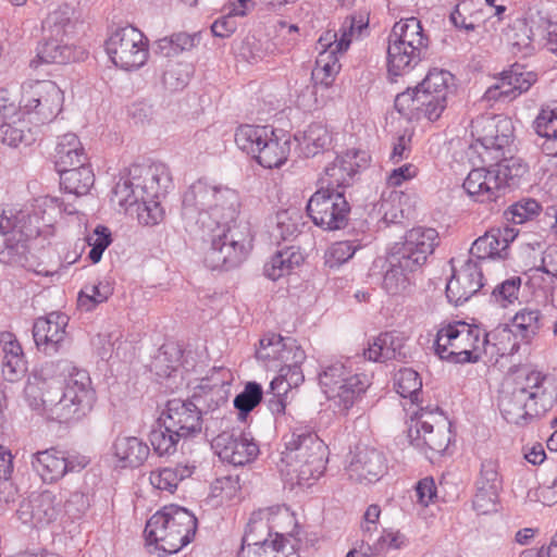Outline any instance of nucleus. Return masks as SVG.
I'll list each match as a JSON object with an SVG mask.
<instances>
[{"mask_svg": "<svg viewBox=\"0 0 557 557\" xmlns=\"http://www.w3.org/2000/svg\"><path fill=\"white\" fill-rule=\"evenodd\" d=\"M76 209L57 197L37 200L33 210L0 206V262L26 267L29 243L53 234V223L62 213Z\"/></svg>", "mask_w": 557, "mask_h": 557, "instance_id": "1", "label": "nucleus"}, {"mask_svg": "<svg viewBox=\"0 0 557 557\" xmlns=\"http://www.w3.org/2000/svg\"><path fill=\"white\" fill-rule=\"evenodd\" d=\"M347 373L342 362H334L324 367L319 374V383L324 394L343 411L348 410L370 386L366 374L347 376Z\"/></svg>", "mask_w": 557, "mask_h": 557, "instance_id": "14", "label": "nucleus"}, {"mask_svg": "<svg viewBox=\"0 0 557 557\" xmlns=\"http://www.w3.org/2000/svg\"><path fill=\"white\" fill-rule=\"evenodd\" d=\"M219 231L211 239L205 262L212 270H230L246 259L251 248V237L247 225L221 227Z\"/></svg>", "mask_w": 557, "mask_h": 557, "instance_id": "13", "label": "nucleus"}, {"mask_svg": "<svg viewBox=\"0 0 557 557\" xmlns=\"http://www.w3.org/2000/svg\"><path fill=\"white\" fill-rule=\"evenodd\" d=\"M295 138L307 157L315 156L331 143V135L321 123L310 124L302 134L296 135Z\"/></svg>", "mask_w": 557, "mask_h": 557, "instance_id": "49", "label": "nucleus"}, {"mask_svg": "<svg viewBox=\"0 0 557 557\" xmlns=\"http://www.w3.org/2000/svg\"><path fill=\"white\" fill-rule=\"evenodd\" d=\"M183 437L170 430L169 425L161 424L153 429L150 433L149 440L153 450L159 456H170L176 451L177 444Z\"/></svg>", "mask_w": 557, "mask_h": 557, "instance_id": "53", "label": "nucleus"}, {"mask_svg": "<svg viewBox=\"0 0 557 557\" xmlns=\"http://www.w3.org/2000/svg\"><path fill=\"white\" fill-rule=\"evenodd\" d=\"M106 51L116 66L126 71L136 70L147 61L148 40L139 29L122 27L107 39Z\"/></svg>", "mask_w": 557, "mask_h": 557, "instance_id": "16", "label": "nucleus"}, {"mask_svg": "<svg viewBox=\"0 0 557 557\" xmlns=\"http://www.w3.org/2000/svg\"><path fill=\"white\" fill-rule=\"evenodd\" d=\"M494 162L488 168L473 169L463 181V189L476 202H496L510 182L527 172V165L511 158Z\"/></svg>", "mask_w": 557, "mask_h": 557, "instance_id": "8", "label": "nucleus"}, {"mask_svg": "<svg viewBox=\"0 0 557 557\" xmlns=\"http://www.w3.org/2000/svg\"><path fill=\"white\" fill-rule=\"evenodd\" d=\"M483 339H487V348H495V352L500 356L515 355L519 351V336H516L511 325H500L494 331L486 333L483 331Z\"/></svg>", "mask_w": 557, "mask_h": 557, "instance_id": "48", "label": "nucleus"}, {"mask_svg": "<svg viewBox=\"0 0 557 557\" xmlns=\"http://www.w3.org/2000/svg\"><path fill=\"white\" fill-rule=\"evenodd\" d=\"M67 323V315L60 312L36 319L33 337L37 348L49 356L59 352L65 343Z\"/></svg>", "mask_w": 557, "mask_h": 557, "instance_id": "23", "label": "nucleus"}, {"mask_svg": "<svg viewBox=\"0 0 557 557\" xmlns=\"http://www.w3.org/2000/svg\"><path fill=\"white\" fill-rule=\"evenodd\" d=\"M272 52V44L262 41L255 36L245 37L237 48V54L248 63H258Z\"/></svg>", "mask_w": 557, "mask_h": 557, "instance_id": "55", "label": "nucleus"}, {"mask_svg": "<svg viewBox=\"0 0 557 557\" xmlns=\"http://www.w3.org/2000/svg\"><path fill=\"white\" fill-rule=\"evenodd\" d=\"M525 23L532 36L545 40L549 33L557 32V5L552 1L535 3L529 8Z\"/></svg>", "mask_w": 557, "mask_h": 557, "instance_id": "32", "label": "nucleus"}, {"mask_svg": "<svg viewBox=\"0 0 557 557\" xmlns=\"http://www.w3.org/2000/svg\"><path fill=\"white\" fill-rule=\"evenodd\" d=\"M438 244V233L432 227H414L406 233L403 243H396L391 248L404 256L410 264L419 269L425 263L428 257Z\"/></svg>", "mask_w": 557, "mask_h": 557, "instance_id": "24", "label": "nucleus"}, {"mask_svg": "<svg viewBox=\"0 0 557 557\" xmlns=\"http://www.w3.org/2000/svg\"><path fill=\"white\" fill-rule=\"evenodd\" d=\"M196 470L191 460L178 461L175 466L164 467L150 472L149 481L158 490L173 493L181 481L190 478Z\"/></svg>", "mask_w": 557, "mask_h": 557, "instance_id": "35", "label": "nucleus"}, {"mask_svg": "<svg viewBox=\"0 0 557 557\" xmlns=\"http://www.w3.org/2000/svg\"><path fill=\"white\" fill-rule=\"evenodd\" d=\"M90 377L85 370H75L65 380L64 386L54 380L51 389L52 420L71 422L84 417L92 407L95 393Z\"/></svg>", "mask_w": 557, "mask_h": 557, "instance_id": "10", "label": "nucleus"}, {"mask_svg": "<svg viewBox=\"0 0 557 557\" xmlns=\"http://www.w3.org/2000/svg\"><path fill=\"white\" fill-rule=\"evenodd\" d=\"M408 436L418 448L426 447L434 454H443L450 442L442 414L422 411L410 426Z\"/></svg>", "mask_w": 557, "mask_h": 557, "instance_id": "19", "label": "nucleus"}, {"mask_svg": "<svg viewBox=\"0 0 557 557\" xmlns=\"http://www.w3.org/2000/svg\"><path fill=\"white\" fill-rule=\"evenodd\" d=\"M196 530L197 518L194 513L172 504L164 506L147 521L145 535L148 544L171 555L190 543Z\"/></svg>", "mask_w": 557, "mask_h": 557, "instance_id": "6", "label": "nucleus"}, {"mask_svg": "<svg viewBox=\"0 0 557 557\" xmlns=\"http://www.w3.org/2000/svg\"><path fill=\"white\" fill-rule=\"evenodd\" d=\"M57 169H69L79 163H88L85 149L73 133H67L58 138L54 153Z\"/></svg>", "mask_w": 557, "mask_h": 557, "instance_id": "38", "label": "nucleus"}, {"mask_svg": "<svg viewBox=\"0 0 557 557\" xmlns=\"http://www.w3.org/2000/svg\"><path fill=\"white\" fill-rule=\"evenodd\" d=\"M113 288L109 283L86 285L78 295V306L86 311L92 310L97 305L104 302L112 295Z\"/></svg>", "mask_w": 557, "mask_h": 557, "instance_id": "57", "label": "nucleus"}, {"mask_svg": "<svg viewBox=\"0 0 557 557\" xmlns=\"http://www.w3.org/2000/svg\"><path fill=\"white\" fill-rule=\"evenodd\" d=\"M423 51L408 48L388 39L387 66L388 73L399 76L413 69L422 58Z\"/></svg>", "mask_w": 557, "mask_h": 557, "instance_id": "42", "label": "nucleus"}, {"mask_svg": "<svg viewBox=\"0 0 557 557\" xmlns=\"http://www.w3.org/2000/svg\"><path fill=\"white\" fill-rule=\"evenodd\" d=\"M396 392L401 397L417 399L418 393L422 387V382L418 372L412 369H401L395 376Z\"/></svg>", "mask_w": 557, "mask_h": 557, "instance_id": "59", "label": "nucleus"}, {"mask_svg": "<svg viewBox=\"0 0 557 557\" xmlns=\"http://www.w3.org/2000/svg\"><path fill=\"white\" fill-rule=\"evenodd\" d=\"M387 270L383 277V288L391 295H398L411 285V274L419 270L404 256L389 249L386 258Z\"/></svg>", "mask_w": 557, "mask_h": 557, "instance_id": "31", "label": "nucleus"}, {"mask_svg": "<svg viewBox=\"0 0 557 557\" xmlns=\"http://www.w3.org/2000/svg\"><path fill=\"white\" fill-rule=\"evenodd\" d=\"M26 113L16 104L8 89H0V139L10 147L32 145L38 126H30Z\"/></svg>", "mask_w": 557, "mask_h": 557, "instance_id": "18", "label": "nucleus"}, {"mask_svg": "<svg viewBox=\"0 0 557 557\" xmlns=\"http://www.w3.org/2000/svg\"><path fill=\"white\" fill-rule=\"evenodd\" d=\"M478 325L456 322L437 331L434 342L435 354L453 363H475L487 352V339Z\"/></svg>", "mask_w": 557, "mask_h": 557, "instance_id": "7", "label": "nucleus"}, {"mask_svg": "<svg viewBox=\"0 0 557 557\" xmlns=\"http://www.w3.org/2000/svg\"><path fill=\"white\" fill-rule=\"evenodd\" d=\"M420 116L423 115L429 121H436L442 115L447 106V97L433 94L430 89L425 90L421 86H417Z\"/></svg>", "mask_w": 557, "mask_h": 557, "instance_id": "51", "label": "nucleus"}, {"mask_svg": "<svg viewBox=\"0 0 557 557\" xmlns=\"http://www.w3.org/2000/svg\"><path fill=\"white\" fill-rule=\"evenodd\" d=\"M136 191L141 199L160 198L166 193L170 185V175L163 165L149 166L147 169L135 168Z\"/></svg>", "mask_w": 557, "mask_h": 557, "instance_id": "33", "label": "nucleus"}, {"mask_svg": "<svg viewBox=\"0 0 557 557\" xmlns=\"http://www.w3.org/2000/svg\"><path fill=\"white\" fill-rule=\"evenodd\" d=\"M160 421L169 425L184 440L194 437L202 429L201 411L193 400L171 399L166 404V410Z\"/></svg>", "mask_w": 557, "mask_h": 557, "instance_id": "21", "label": "nucleus"}, {"mask_svg": "<svg viewBox=\"0 0 557 557\" xmlns=\"http://www.w3.org/2000/svg\"><path fill=\"white\" fill-rule=\"evenodd\" d=\"M286 338L278 334H267L260 339V347L257 350V358L264 362L268 368L276 369L281 354L285 351Z\"/></svg>", "mask_w": 557, "mask_h": 557, "instance_id": "52", "label": "nucleus"}, {"mask_svg": "<svg viewBox=\"0 0 557 557\" xmlns=\"http://www.w3.org/2000/svg\"><path fill=\"white\" fill-rule=\"evenodd\" d=\"M149 453V446L136 436H119L113 443V454L123 468L141 466Z\"/></svg>", "mask_w": 557, "mask_h": 557, "instance_id": "36", "label": "nucleus"}, {"mask_svg": "<svg viewBox=\"0 0 557 557\" xmlns=\"http://www.w3.org/2000/svg\"><path fill=\"white\" fill-rule=\"evenodd\" d=\"M357 246L352 242L334 243L325 252V264L333 269L347 262L357 251Z\"/></svg>", "mask_w": 557, "mask_h": 557, "instance_id": "63", "label": "nucleus"}, {"mask_svg": "<svg viewBox=\"0 0 557 557\" xmlns=\"http://www.w3.org/2000/svg\"><path fill=\"white\" fill-rule=\"evenodd\" d=\"M520 287L521 278L519 276H512L494 287L492 299L503 308H506L508 305L518 300Z\"/></svg>", "mask_w": 557, "mask_h": 557, "instance_id": "61", "label": "nucleus"}, {"mask_svg": "<svg viewBox=\"0 0 557 557\" xmlns=\"http://www.w3.org/2000/svg\"><path fill=\"white\" fill-rule=\"evenodd\" d=\"M52 385H54V380H46L34 375L24 388L25 398L29 407L34 410L41 411L50 420H52L53 405L49 403L48 399H51Z\"/></svg>", "mask_w": 557, "mask_h": 557, "instance_id": "43", "label": "nucleus"}, {"mask_svg": "<svg viewBox=\"0 0 557 557\" xmlns=\"http://www.w3.org/2000/svg\"><path fill=\"white\" fill-rule=\"evenodd\" d=\"M240 198L235 189L198 180L184 193L182 215L189 224L209 233L226 227L239 213Z\"/></svg>", "mask_w": 557, "mask_h": 557, "instance_id": "3", "label": "nucleus"}, {"mask_svg": "<svg viewBox=\"0 0 557 557\" xmlns=\"http://www.w3.org/2000/svg\"><path fill=\"white\" fill-rule=\"evenodd\" d=\"M61 185L70 194L86 195L94 186L95 174L88 163H79L69 169H59Z\"/></svg>", "mask_w": 557, "mask_h": 557, "instance_id": "39", "label": "nucleus"}, {"mask_svg": "<svg viewBox=\"0 0 557 557\" xmlns=\"http://www.w3.org/2000/svg\"><path fill=\"white\" fill-rule=\"evenodd\" d=\"M542 313L539 309L523 308L511 320V327L520 341L530 344L542 329Z\"/></svg>", "mask_w": 557, "mask_h": 557, "instance_id": "46", "label": "nucleus"}, {"mask_svg": "<svg viewBox=\"0 0 557 557\" xmlns=\"http://www.w3.org/2000/svg\"><path fill=\"white\" fill-rule=\"evenodd\" d=\"M190 63H175L168 66L163 74V84L170 90H180L187 86L193 75Z\"/></svg>", "mask_w": 557, "mask_h": 557, "instance_id": "58", "label": "nucleus"}, {"mask_svg": "<svg viewBox=\"0 0 557 557\" xmlns=\"http://www.w3.org/2000/svg\"><path fill=\"white\" fill-rule=\"evenodd\" d=\"M306 209L313 223L326 231L344 228L350 213L344 191H330L324 186L310 197Z\"/></svg>", "mask_w": 557, "mask_h": 557, "instance_id": "17", "label": "nucleus"}, {"mask_svg": "<svg viewBox=\"0 0 557 557\" xmlns=\"http://www.w3.org/2000/svg\"><path fill=\"white\" fill-rule=\"evenodd\" d=\"M541 210L540 203L534 199H523L511 205L505 211V218L508 222L522 224L533 216L537 215Z\"/></svg>", "mask_w": 557, "mask_h": 557, "instance_id": "60", "label": "nucleus"}, {"mask_svg": "<svg viewBox=\"0 0 557 557\" xmlns=\"http://www.w3.org/2000/svg\"><path fill=\"white\" fill-rule=\"evenodd\" d=\"M180 352L175 347H162L152 362L156 374L161 377L170 376L178 366Z\"/></svg>", "mask_w": 557, "mask_h": 557, "instance_id": "62", "label": "nucleus"}, {"mask_svg": "<svg viewBox=\"0 0 557 557\" xmlns=\"http://www.w3.org/2000/svg\"><path fill=\"white\" fill-rule=\"evenodd\" d=\"M557 400L555 386L539 371L508 379L500 391L498 407L504 419L527 425L548 411Z\"/></svg>", "mask_w": 557, "mask_h": 557, "instance_id": "2", "label": "nucleus"}, {"mask_svg": "<svg viewBox=\"0 0 557 557\" xmlns=\"http://www.w3.org/2000/svg\"><path fill=\"white\" fill-rule=\"evenodd\" d=\"M218 456L234 466H244L256 459L259 446L243 432H222L212 441Z\"/></svg>", "mask_w": 557, "mask_h": 557, "instance_id": "22", "label": "nucleus"}, {"mask_svg": "<svg viewBox=\"0 0 557 557\" xmlns=\"http://www.w3.org/2000/svg\"><path fill=\"white\" fill-rule=\"evenodd\" d=\"M32 466L42 481L52 483L63 478L69 471L83 469L86 462L71 460L64 451L49 448L34 454Z\"/></svg>", "mask_w": 557, "mask_h": 557, "instance_id": "30", "label": "nucleus"}, {"mask_svg": "<svg viewBox=\"0 0 557 557\" xmlns=\"http://www.w3.org/2000/svg\"><path fill=\"white\" fill-rule=\"evenodd\" d=\"M368 156L364 151L348 150L327 164L320 177L321 186L330 191L342 190L352 184L354 176L359 168L367 164Z\"/></svg>", "mask_w": 557, "mask_h": 557, "instance_id": "20", "label": "nucleus"}, {"mask_svg": "<svg viewBox=\"0 0 557 557\" xmlns=\"http://www.w3.org/2000/svg\"><path fill=\"white\" fill-rule=\"evenodd\" d=\"M72 11L70 7H60L48 14L44 22V30L47 36L66 37L72 28Z\"/></svg>", "mask_w": 557, "mask_h": 557, "instance_id": "54", "label": "nucleus"}, {"mask_svg": "<svg viewBox=\"0 0 557 557\" xmlns=\"http://www.w3.org/2000/svg\"><path fill=\"white\" fill-rule=\"evenodd\" d=\"M37 58L42 63L60 64L79 59L75 47L65 42L62 37L51 36H47L46 41L38 50Z\"/></svg>", "mask_w": 557, "mask_h": 557, "instance_id": "44", "label": "nucleus"}, {"mask_svg": "<svg viewBox=\"0 0 557 557\" xmlns=\"http://www.w3.org/2000/svg\"><path fill=\"white\" fill-rule=\"evenodd\" d=\"M61 511V499L45 491L27 502H23L17 509L18 519L25 524L40 528L53 522Z\"/></svg>", "mask_w": 557, "mask_h": 557, "instance_id": "28", "label": "nucleus"}, {"mask_svg": "<svg viewBox=\"0 0 557 557\" xmlns=\"http://www.w3.org/2000/svg\"><path fill=\"white\" fill-rule=\"evenodd\" d=\"M325 463L326 447L314 433V426L297 421L285 442V450L278 463L280 471L286 475H296L299 481H309L322 475Z\"/></svg>", "mask_w": 557, "mask_h": 557, "instance_id": "4", "label": "nucleus"}, {"mask_svg": "<svg viewBox=\"0 0 557 557\" xmlns=\"http://www.w3.org/2000/svg\"><path fill=\"white\" fill-rule=\"evenodd\" d=\"M532 278H535L540 273L548 276L547 283L552 286L557 285V246L547 247L542 256L541 265L531 269Z\"/></svg>", "mask_w": 557, "mask_h": 557, "instance_id": "64", "label": "nucleus"}, {"mask_svg": "<svg viewBox=\"0 0 557 557\" xmlns=\"http://www.w3.org/2000/svg\"><path fill=\"white\" fill-rule=\"evenodd\" d=\"M287 511L278 506L253 511L247 522L238 557H278L289 540L283 533L282 522Z\"/></svg>", "mask_w": 557, "mask_h": 557, "instance_id": "5", "label": "nucleus"}, {"mask_svg": "<svg viewBox=\"0 0 557 557\" xmlns=\"http://www.w3.org/2000/svg\"><path fill=\"white\" fill-rule=\"evenodd\" d=\"M419 86L425 88V90L430 89L433 94H438L448 98L453 92L455 78L450 72L434 67L428 72Z\"/></svg>", "mask_w": 557, "mask_h": 557, "instance_id": "56", "label": "nucleus"}, {"mask_svg": "<svg viewBox=\"0 0 557 557\" xmlns=\"http://www.w3.org/2000/svg\"><path fill=\"white\" fill-rule=\"evenodd\" d=\"M367 23L360 18L358 22L355 16H347L338 33L326 30L318 40L320 53L315 61V69L312 72L317 83L329 87L341 70V63L337 53H342L349 48L355 35H360L367 27Z\"/></svg>", "mask_w": 557, "mask_h": 557, "instance_id": "11", "label": "nucleus"}, {"mask_svg": "<svg viewBox=\"0 0 557 557\" xmlns=\"http://www.w3.org/2000/svg\"><path fill=\"white\" fill-rule=\"evenodd\" d=\"M475 486V494L472 500L474 510L480 515L496 511L498 493L502 488L496 461L488 459L481 463V470Z\"/></svg>", "mask_w": 557, "mask_h": 557, "instance_id": "25", "label": "nucleus"}, {"mask_svg": "<svg viewBox=\"0 0 557 557\" xmlns=\"http://www.w3.org/2000/svg\"><path fill=\"white\" fill-rule=\"evenodd\" d=\"M386 470L385 458L381 451L367 446H358L349 462V479L359 483H374Z\"/></svg>", "mask_w": 557, "mask_h": 557, "instance_id": "29", "label": "nucleus"}, {"mask_svg": "<svg viewBox=\"0 0 557 557\" xmlns=\"http://www.w3.org/2000/svg\"><path fill=\"white\" fill-rule=\"evenodd\" d=\"M269 131L265 126L240 125L235 133V143L240 150L255 157Z\"/></svg>", "mask_w": 557, "mask_h": 557, "instance_id": "50", "label": "nucleus"}, {"mask_svg": "<svg viewBox=\"0 0 557 557\" xmlns=\"http://www.w3.org/2000/svg\"><path fill=\"white\" fill-rule=\"evenodd\" d=\"M472 147L484 162L503 161L513 137V125L502 114H483L471 121Z\"/></svg>", "mask_w": 557, "mask_h": 557, "instance_id": "12", "label": "nucleus"}, {"mask_svg": "<svg viewBox=\"0 0 557 557\" xmlns=\"http://www.w3.org/2000/svg\"><path fill=\"white\" fill-rule=\"evenodd\" d=\"M388 39L417 51H424L428 46V39L423 35L421 22L416 17L400 20L395 23Z\"/></svg>", "mask_w": 557, "mask_h": 557, "instance_id": "40", "label": "nucleus"}, {"mask_svg": "<svg viewBox=\"0 0 557 557\" xmlns=\"http://www.w3.org/2000/svg\"><path fill=\"white\" fill-rule=\"evenodd\" d=\"M483 274L479 264L469 259L454 272L446 285V296L449 302L460 306L469 300L483 287Z\"/></svg>", "mask_w": 557, "mask_h": 557, "instance_id": "27", "label": "nucleus"}, {"mask_svg": "<svg viewBox=\"0 0 557 557\" xmlns=\"http://www.w3.org/2000/svg\"><path fill=\"white\" fill-rule=\"evenodd\" d=\"M63 92L52 81H29L21 86L17 104L26 114H33L37 124L50 123L61 112Z\"/></svg>", "mask_w": 557, "mask_h": 557, "instance_id": "15", "label": "nucleus"}, {"mask_svg": "<svg viewBox=\"0 0 557 557\" xmlns=\"http://www.w3.org/2000/svg\"><path fill=\"white\" fill-rule=\"evenodd\" d=\"M405 341L395 332L380 334L364 350V357L375 362L399 360L406 357Z\"/></svg>", "mask_w": 557, "mask_h": 557, "instance_id": "34", "label": "nucleus"}, {"mask_svg": "<svg viewBox=\"0 0 557 557\" xmlns=\"http://www.w3.org/2000/svg\"><path fill=\"white\" fill-rule=\"evenodd\" d=\"M289 151V139L278 138L274 135V132L270 129L265 140H262L253 158L263 168H280L286 162Z\"/></svg>", "mask_w": 557, "mask_h": 557, "instance_id": "37", "label": "nucleus"}, {"mask_svg": "<svg viewBox=\"0 0 557 557\" xmlns=\"http://www.w3.org/2000/svg\"><path fill=\"white\" fill-rule=\"evenodd\" d=\"M536 79L535 73L513 64L510 70L502 73L497 84L487 88L483 98L487 101L512 100L529 90Z\"/></svg>", "mask_w": 557, "mask_h": 557, "instance_id": "26", "label": "nucleus"}, {"mask_svg": "<svg viewBox=\"0 0 557 557\" xmlns=\"http://www.w3.org/2000/svg\"><path fill=\"white\" fill-rule=\"evenodd\" d=\"M499 234V227L485 232L484 235L474 240L470 248V255L478 260L505 259L507 251L497 239L500 236Z\"/></svg>", "mask_w": 557, "mask_h": 557, "instance_id": "47", "label": "nucleus"}, {"mask_svg": "<svg viewBox=\"0 0 557 557\" xmlns=\"http://www.w3.org/2000/svg\"><path fill=\"white\" fill-rule=\"evenodd\" d=\"M304 262V256L295 247H287L277 251L269 262L264 265V274L276 281L280 277L288 274L296 267Z\"/></svg>", "mask_w": 557, "mask_h": 557, "instance_id": "45", "label": "nucleus"}, {"mask_svg": "<svg viewBox=\"0 0 557 557\" xmlns=\"http://www.w3.org/2000/svg\"><path fill=\"white\" fill-rule=\"evenodd\" d=\"M90 377L85 370H75L65 380L64 386L54 380L51 389L52 420L71 422L84 417L92 407L95 393Z\"/></svg>", "mask_w": 557, "mask_h": 557, "instance_id": "9", "label": "nucleus"}, {"mask_svg": "<svg viewBox=\"0 0 557 557\" xmlns=\"http://www.w3.org/2000/svg\"><path fill=\"white\" fill-rule=\"evenodd\" d=\"M534 129L543 139V152L547 156H557V106L541 110L534 121Z\"/></svg>", "mask_w": 557, "mask_h": 557, "instance_id": "41", "label": "nucleus"}]
</instances>
